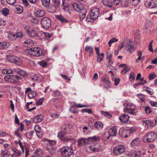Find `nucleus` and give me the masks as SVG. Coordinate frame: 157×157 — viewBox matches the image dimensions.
Masks as SVG:
<instances>
[{
    "label": "nucleus",
    "mask_w": 157,
    "mask_h": 157,
    "mask_svg": "<svg viewBox=\"0 0 157 157\" xmlns=\"http://www.w3.org/2000/svg\"><path fill=\"white\" fill-rule=\"evenodd\" d=\"M60 153L63 157H68L73 153L72 147L63 146L61 148Z\"/></svg>",
    "instance_id": "1"
},
{
    "label": "nucleus",
    "mask_w": 157,
    "mask_h": 157,
    "mask_svg": "<svg viewBox=\"0 0 157 157\" xmlns=\"http://www.w3.org/2000/svg\"><path fill=\"white\" fill-rule=\"evenodd\" d=\"M156 137V133L154 132H151L144 135L142 138V140L145 143H149L155 140Z\"/></svg>",
    "instance_id": "2"
},
{
    "label": "nucleus",
    "mask_w": 157,
    "mask_h": 157,
    "mask_svg": "<svg viewBox=\"0 0 157 157\" xmlns=\"http://www.w3.org/2000/svg\"><path fill=\"white\" fill-rule=\"evenodd\" d=\"M74 136V134L73 133H71L67 136L66 138L63 141V144L67 145L66 146L72 147V145L73 144H75L76 141L73 138Z\"/></svg>",
    "instance_id": "3"
},
{
    "label": "nucleus",
    "mask_w": 157,
    "mask_h": 157,
    "mask_svg": "<svg viewBox=\"0 0 157 157\" xmlns=\"http://www.w3.org/2000/svg\"><path fill=\"white\" fill-rule=\"evenodd\" d=\"M26 52L27 53L33 55V56L38 57L42 54V51L39 47H33L27 49Z\"/></svg>",
    "instance_id": "4"
},
{
    "label": "nucleus",
    "mask_w": 157,
    "mask_h": 157,
    "mask_svg": "<svg viewBox=\"0 0 157 157\" xmlns=\"http://www.w3.org/2000/svg\"><path fill=\"white\" fill-rule=\"evenodd\" d=\"M20 77L14 75H7L4 77L5 80L9 83H14L19 81Z\"/></svg>",
    "instance_id": "5"
},
{
    "label": "nucleus",
    "mask_w": 157,
    "mask_h": 157,
    "mask_svg": "<svg viewBox=\"0 0 157 157\" xmlns=\"http://www.w3.org/2000/svg\"><path fill=\"white\" fill-rule=\"evenodd\" d=\"M6 59L10 62L14 63L18 66L22 64L21 60L18 57L9 55L6 57Z\"/></svg>",
    "instance_id": "6"
},
{
    "label": "nucleus",
    "mask_w": 157,
    "mask_h": 157,
    "mask_svg": "<svg viewBox=\"0 0 157 157\" xmlns=\"http://www.w3.org/2000/svg\"><path fill=\"white\" fill-rule=\"evenodd\" d=\"M125 148L122 145H118L113 149V152L116 155H119L125 152Z\"/></svg>",
    "instance_id": "7"
},
{
    "label": "nucleus",
    "mask_w": 157,
    "mask_h": 157,
    "mask_svg": "<svg viewBox=\"0 0 157 157\" xmlns=\"http://www.w3.org/2000/svg\"><path fill=\"white\" fill-rule=\"evenodd\" d=\"M40 23L43 27L45 29L49 28L51 25V21L48 17H43L41 20Z\"/></svg>",
    "instance_id": "8"
},
{
    "label": "nucleus",
    "mask_w": 157,
    "mask_h": 157,
    "mask_svg": "<svg viewBox=\"0 0 157 157\" xmlns=\"http://www.w3.org/2000/svg\"><path fill=\"white\" fill-rule=\"evenodd\" d=\"M71 5L74 10L77 12H80L83 10H86L83 5L80 3H78L77 2H72Z\"/></svg>",
    "instance_id": "9"
},
{
    "label": "nucleus",
    "mask_w": 157,
    "mask_h": 157,
    "mask_svg": "<svg viewBox=\"0 0 157 157\" xmlns=\"http://www.w3.org/2000/svg\"><path fill=\"white\" fill-rule=\"evenodd\" d=\"M145 6L149 8H154L157 7V0L146 1L144 3Z\"/></svg>",
    "instance_id": "10"
},
{
    "label": "nucleus",
    "mask_w": 157,
    "mask_h": 157,
    "mask_svg": "<svg viewBox=\"0 0 157 157\" xmlns=\"http://www.w3.org/2000/svg\"><path fill=\"white\" fill-rule=\"evenodd\" d=\"M88 144L86 147V151L88 153H92L94 152L98 151L99 149L98 148L95 147L94 145H90Z\"/></svg>",
    "instance_id": "11"
},
{
    "label": "nucleus",
    "mask_w": 157,
    "mask_h": 157,
    "mask_svg": "<svg viewBox=\"0 0 157 157\" xmlns=\"http://www.w3.org/2000/svg\"><path fill=\"white\" fill-rule=\"evenodd\" d=\"M99 9L97 8H94L91 10L90 15L93 18V19H96L98 17L99 14Z\"/></svg>",
    "instance_id": "12"
},
{
    "label": "nucleus",
    "mask_w": 157,
    "mask_h": 157,
    "mask_svg": "<svg viewBox=\"0 0 157 157\" xmlns=\"http://www.w3.org/2000/svg\"><path fill=\"white\" fill-rule=\"evenodd\" d=\"M26 32L28 35L31 37H36L38 36L36 31L34 29L29 28L26 30Z\"/></svg>",
    "instance_id": "13"
},
{
    "label": "nucleus",
    "mask_w": 157,
    "mask_h": 157,
    "mask_svg": "<svg viewBox=\"0 0 157 157\" xmlns=\"http://www.w3.org/2000/svg\"><path fill=\"white\" fill-rule=\"evenodd\" d=\"M88 141V138H81L77 140L78 145L80 146L87 145L89 144Z\"/></svg>",
    "instance_id": "14"
},
{
    "label": "nucleus",
    "mask_w": 157,
    "mask_h": 157,
    "mask_svg": "<svg viewBox=\"0 0 157 157\" xmlns=\"http://www.w3.org/2000/svg\"><path fill=\"white\" fill-rule=\"evenodd\" d=\"M66 134H71L70 133L67 132V130H64L59 132L58 135V136L60 140L63 141L66 138V136H65Z\"/></svg>",
    "instance_id": "15"
},
{
    "label": "nucleus",
    "mask_w": 157,
    "mask_h": 157,
    "mask_svg": "<svg viewBox=\"0 0 157 157\" xmlns=\"http://www.w3.org/2000/svg\"><path fill=\"white\" fill-rule=\"evenodd\" d=\"M125 49L132 53L135 50L136 48H135L134 45L132 44L127 43L125 47Z\"/></svg>",
    "instance_id": "16"
},
{
    "label": "nucleus",
    "mask_w": 157,
    "mask_h": 157,
    "mask_svg": "<svg viewBox=\"0 0 157 157\" xmlns=\"http://www.w3.org/2000/svg\"><path fill=\"white\" fill-rule=\"evenodd\" d=\"M101 84L104 88H107L108 86V75L107 74H105L101 79Z\"/></svg>",
    "instance_id": "17"
},
{
    "label": "nucleus",
    "mask_w": 157,
    "mask_h": 157,
    "mask_svg": "<svg viewBox=\"0 0 157 157\" xmlns=\"http://www.w3.org/2000/svg\"><path fill=\"white\" fill-rule=\"evenodd\" d=\"M143 122L146 123L147 126L153 127L156 124V120H146L145 121H144Z\"/></svg>",
    "instance_id": "18"
},
{
    "label": "nucleus",
    "mask_w": 157,
    "mask_h": 157,
    "mask_svg": "<svg viewBox=\"0 0 157 157\" xmlns=\"http://www.w3.org/2000/svg\"><path fill=\"white\" fill-rule=\"evenodd\" d=\"M45 12L41 9L38 10L35 13V16L38 17H43L45 15Z\"/></svg>",
    "instance_id": "19"
},
{
    "label": "nucleus",
    "mask_w": 157,
    "mask_h": 157,
    "mask_svg": "<svg viewBox=\"0 0 157 157\" xmlns=\"http://www.w3.org/2000/svg\"><path fill=\"white\" fill-rule=\"evenodd\" d=\"M129 118V116L126 114H122L119 117V119L122 122H127Z\"/></svg>",
    "instance_id": "20"
},
{
    "label": "nucleus",
    "mask_w": 157,
    "mask_h": 157,
    "mask_svg": "<svg viewBox=\"0 0 157 157\" xmlns=\"http://www.w3.org/2000/svg\"><path fill=\"white\" fill-rule=\"evenodd\" d=\"M117 133V130L115 127H112L109 130V134L110 136H115Z\"/></svg>",
    "instance_id": "21"
},
{
    "label": "nucleus",
    "mask_w": 157,
    "mask_h": 157,
    "mask_svg": "<svg viewBox=\"0 0 157 157\" xmlns=\"http://www.w3.org/2000/svg\"><path fill=\"white\" fill-rule=\"evenodd\" d=\"M46 149L51 155H55L56 153V148L54 147L47 146Z\"/></svg>",
    "instance_id": "22"
},
{
    "label": "nucleus",
    "mask_w": 157,
    "mask_h": 157,
    "mask_svg": "<svg viewBox=\"0 0 157 157\" xmlns=\"http://www.w3.org/2000/svg\"><path fill=\"white\" fill-rule=\"evenodd\" d=\"M10 46L9 42L4 41L0 42V49L6 48Z\"/></svg>",
    "instance_id": "23"
},
{
    "label": "nucleus",
    "mask_w": 157,
    "mask_h": 157,
    "mask_svg": "<svg viewBox=\"0 0 157 157\" xmlns=\"http://www.w3.org/2000/svg\"><path fill=\"white\" fill-rule=\"evenodd\" d=\"M94 126L97 130H99L102 128L103 124L102 122L100 121H96L94 123Z\"/></svg>",
    "instance_id": "24"
},
{
    "label": "nucleus",
    "mask_w": 157,
    "mask_h": 157,
    "mask_svg": "<svg viewBox=\"0 0 157 157\" xmlns=\"http://www.w3.org/2000/svg\"><path fill=\"white\" fill-rule=\"evenodd\" d=\"M62 7V9L65 11L70 13V12L69 11V8L68 7V4L65 1H63Z\"/></svg>",
    "instance_id": "25"
},
{
    "label": "nucleus",
    "mask_w": 157,
    "mask_h": 157,
    "mask_svg": "<svg viewBox=\"0 0 157 157\" xmlns=\"http://www.w3.org/2000/svg\"><path fill=\"white\" fill-rule=\"evenodd\" d=\"M43 119V116L42 114H39L36 116L34 118L33 121L36 123L40 122Z\"/></svg>",
    "instance_id": "26"
},
{
    "label": "nucleus",
    "mask_w": 157,
    "mask_h": 157,
    "mask_svg": "<svg viewBox=\"0 0 157 157\" xmlns=\"http://www.w3.org/2000/svg\"><path fill=\"white\" fill-rule=\"evenodd\" d=\"M56 17L57 19L60 21L62 23H67L68 22V20L64 18L61 15H56Z\"/></svg>",
    "instance_id": "27"
},
{
    "label": "nucleus",
    "mask_w": 157,
    "mask_h": 157,
    "mask_svg": "<svg viewBox=\"0 0 157 157\" xmlns=\"http://www.w3.org/2000/svg\"><path fill=\"white\" fill-rule=\"evenodd\" d=\"M80 13L79 17H80V20L81 21H82L85 18L86 14L87 13L86 10H83V11L81 12Z\"/></svg>",
    "instance_id": "28"
},
{
    "label": "nucleus",
    "mask_w": 157,
    "mask_h": 157,
    "mask_svg": "<svg viewBox=\"0 0 157 157\" xmlns=\"http://www.w3.org/2000/svg\"><path fill=\"white\" fill-rule=\"evenodd\" d=\"M42 155V152L40 149L37 148L34 152V155L31 157H41Z\"/></svg>",
    "instance_id": "29"
},
{
    "label": "nucleus",
    "mask_w": 157,
    "mask_h": 157,
    "mask_svg": "<svg viewBox=\"0 0 157 157\" xmlns=\"http://www.w3.org/2000/svg\"><path fill=\"white\" fill-rule=\"evenodd\" d=\"M100 138L99 136H94L88 138V141L95 142L100 141Z\"/></svg>",
    "instance_id": "30"
},
{
    "label": "nucleus",
    "mask_w": 157,
    "mask_h": 157,
    "mask_svg": "<svg viewBox=\"0 0 157 157\" xmlns=\"http://www.w3.org/2000/svg\"><path fill=\"white\" fill-rule=\"evenodd\" d=\"M121 3L122 7H127L130 5L129 0H122Z\"/></svg>",
    "instance_id": "31"
},
{
    "label": "nucleus",
    "mask_w": 157,
    "mask_h": 157,
    "mask_svg": "<svg viewBox=\"0 0 157 157\" xmlns=\"http://www.w3.org/2000/svg\"><path fill=\"white\" fill-rule=\"evenodd\" d=\"M25 46L27 47H30L32 46L33 44V41L31 39L25 41L24 42Z\"/></svg>",
    "instance_id": "32"
},
{
    "label": "nucleus",
    "mask_w": 157,
    "mask_h": 157,
    "mask_svg": "<svg viewBox=\"0 0 157 157\" xmlns=\"http://www.w3.org/2000/svg\"><path fill=\"white\" fill-rule=\"evenodd\" d=\"M57 6L54 5H50L48 9L49 12L51 13H53L55 12L56 10V7Z\"/></svg>",
    "instance_id": "33"
},
{
    "label": "nucleus",
    "mask_w": 157,
    "mask_h": 157,
    "mask_svg": "<svg viewBox=\"0 0 157 157\" xmlns=\"http://www.w3.org/2000/svg\"><path fill=\"white\" fill-rule=\"evenodd\" d=\"M2 74H10L13 73L12 70L8 69H2Z\"/></svg>",
    "instance_id": "34"
},
{
    "label": "nucleus",
    "mask_w": 157,
    "mask_h": 157,
    "mask_svg": "<svg viewBox=\"0 0 157 157\" xmlns=\"http://www.w3.org/2000/svg\"><path fill=\"white\" fill-rule=\"evenodd\" d=\"M124 112H126L128 113H129L131 114L135 115L136 113L133 112L132 110L129 108H125L124 109Z\"/></svg>",
    "instance_id": "35"
},
{
    "label": "nucleus",
    "mask_w": 157,
    "mask_h": 157,
    "mask_svg": "<svg viewBox=\"0 0 157 157\" xmlns=\"http://www.w3.org/2000/svg\"><path fill=\"white\" fill-rule=\"evenodd\" d=\"M50 0H41L43 5L45 7L48 6Z\"/></svg>",
    "instance_id": "36"
},
{
    "label": "nucleus",
    "mask_w": 157,
    "mask_h": 157,
    "mask_svg": "<svg viewBox=\"0 0 157 157\" xmlns=\"http://www.w3.org/2000/svg\"><path fill=\"white\" fill-rule=\"evenodd\" d=\"M102 139L103 140L105 141V144L106 143V141L107 142V140L108 139V132H105L102 135Z\"/></svg>",
    "instance_id": "37"
},
{
    "label": "nucleus",
    "mask_w": 157,
    "mask_h": 157,
    "mask_svg": "<svg viewBox=\"0 0 157 157\" xmlns=\"http://www.w3.org/2000/svg\"><path fill=\"white\" fill-rule=\"evenodd\" d=\"M88 49H90L89 54V56L90 57L92 56L93 52V48L92 47H90L88 46H86L85 48V50H87Z\"/></svg>",
    "instance_id": "38"
},
{
    "label": "nucleus",
    "mask_w": 157,
    "mask_h": 157,
    "mask_svg": "<svg viewBox=\"0 0 157 157\" xmlns=\"http://www.w3.org/2000/svg\"><path fill=\"white\" fill-rule=\"evenodd\" d=\"M45 141H47L48 143V147L49 146H52V145H54L56 143V141L55 140H48L47 139H45Z\"/></svg>",
    "instance_id": "39"
},
{
    "label": "nucleus",
    "mask_w": 157,
    "mask_h": 157,
    "mask_svg": "<svg viewBox=\"0 0 157 157\" xmlns=\"http://www.w3.org/2000/svg\"><path fill=\"white\" fill-rule=\"evenodd\" d=\"M8 38L11 40H14L16 38L15 35L12 33L9 34Z\"/></svg>",
    "instance_id": "40"
},
{
    "label": "nucleus",
    "mask_w": 157,
    "mask_h": 157,
    "mask_svg": "<svg viewBox=\"0 0 157 157\" xmlns=\"http://www.w3.org/2000/svg\"><path fill=\"white\" fill-rule=\"evenodd\" d=\"M9 10L7 8H5L2 10V13L4 16H6L9 14Z\"/></svg>",
    "instance_id": "41"
},
{
    "label": "nucleus",
    "mask_w": 157,
    "mask_h": 157,
    "mask_svg": "<svg viewBox=\"0 0 157 157\" xmlns=\"http://www.w3.org/2000/svg\"><path fill=\"white\" fill-rule=\"evenodd\" d=\"M41 36H43L44 38H50L51 36L52 35L46 32H43L42 33Z\"/></svg>",
    "instance_id": "42"
},
{
    "label": "nucleus",
    "mask_w": 157,
    "mask_h": 157,
    "mask_svg": "<svg viewBox=\"0 0 157 157\" xmlns=\"http://www.w3.org/2000/svg\"><path fill=\"white\" fill-rule=\"evenodd\" d=\"M95 20V19H93V17L90 15L89 16H87L86 19V21L88 22H90L91 23H93L94 20Z\"/></svg>",
    "instance_id": "43"
},
{
    "label": "nucleus",
    "mask_w": 157,
    "mask_h": 157,
    "mask_svg": "<svg viewBox=\"0 0 157 157\" xmlns=\"http://www.w3.org/2000/svg\"><path fill=\"white\" fill-rule=\"evenodd\" d=\"M104 56V54L101 53V54H99L97 55V61L100 62L103 58V56Z\"/></svg>",
    "instance_id": "44"
},
{
    "label": "nucleus",
    "mask_w": 157,
    "mask_h": 157,
    "mask_svg": "<svg viewBox=\"0 0 157 157\" xmlns=\"http://www.w3.org/2000/svg\"><path fill=\"white\" fill-rule=\"evenodd\" d=\"M36 92L32 91L29 93L28 96L30 98H32L36 96Z\"/></svg>",
    "instance_id": "45"
},
{
    "label": "nucleus",
    "mask_w": 157,
    "mask_h": 157,
    "mask_svg": "<svg viewBox=\"0 0 157 157\" xmlns=\"http://www.w3.org/2000/svg\"><path fill=\"white\" fill-rule=\"evenodd\" d=\"M139 138H136L133 140L131 143V145L132 146H134L137 145L138 143Z\"/></svg>",
    "instance_id": "46"
},
{
    "label": "nucleus",
    "mask_w": 157,
    "mask_h": 157,
    "mask_svg": "<svg viewBox=\"0 0 157 157\" xmlns=\"http://www.w3.org/2000/svg\"><path fill=\"white\" fill-rule=\"evenodd\" d=\"M16 9L17 11V13L21 14L23 11L22 7L20 6H17L16 7Z\"/></svg>",
    "instance_id": "47"
},
{
    "label": "nucleus",
    "mask_w": 157,
    "mask_h": 157,
    "mask_svg": "<svg viewBox=\"0 0 157 157\" xmlns=\"http://www.w3.org/2000/svg\"><path fill=\"white\" fill-rule=\"evenodd\" d=\"M15 36L16 38H19L21 39L23 36V34L22 32H19L16 33Z\"/></svg>",
    "instance_id": "48"
},
{
    "label": "nucleus",
    "mask_w": 157,
    "mask_h": 157,
    "mask_svg": "<svg viewBox=\"0 0 157 157\" xmlns=\"http://www.w3.org/2000/svg\"><path fill=\"white\" fill-rule=\"evenodd\" d=\"M118 41V40L116 39L115 38H113L110 39L109 41V47L111 46V44L115 42Z\"/></svg>",
    "instance_id": "49"
},
{
    "label": "nucleus",
    "mask_w": 157,
    "mask_h": 157,
    "mask_svg": "<svg viewBox=\"0 0 157 157\" xmlns=\"http://www.w3.org/2000/svg\"><path fill=\"white\" fill-rule=\"evenodd\" d=\"M145 111L146 113L147 114H150L152 112V110L150 107L148 106L145 107Z\"/></svg>",
    "instance_id": "50"
},
{
    "label": "nucleus",
    "mask_w": 157,
    "mask_h": 157,
    "mask_svg": "<svg viewBox=\"0 0 157 157\" xmlns=\"http://www.w3.org/2000/svg\"><path fill=\"white\" fill-rule=\"evenodd\" d=\"M11 150L17 154L18 156H20L21 155V153L20 151H18L17 149L14 148H11Z\"/></svg>",
    "instance_id": "51"
},
{
    "label": "nucleus",
    "mask_w": 157,
    "mask_h": 157,
    "mask_svg": "<svg viewBox=\"0 0 157 157\" xmlns=\"http://www.w3.org/2000/svg\"><path fill=\"white\" fill-rule=\"evenodd\" d=\"M81 111L82 113H87L89 114H91L92 113V111L91 109H82L81 110Z\"/></svg>",
    "instance_id": "52"
},
{
    "label": "nucleus",
    "mask_w": 157,
    "mask_h": 157,
    "mask_svg": "<svg viewBox=\"0 0 157 157\" xmlns=\"http://www.w3.org/2000/svg\"><path fill=\"white\" fill-rule=\"evenodd\" d=\"M129 78L130 79H131L132 78V79L131 80L132 82H133L135 80V75L133 72H131L129 74Z\"/></svg>",
    "instance_id": "53"
},
{
    "label": "nucleus",
    "mask_w": 157,
    "mask_h": 157,
    "mask_svg": "<svg viewBox=\"0 0 157 157\" xmlns=\"http://www.w3.org/2000/svg\"><path fill=\"white\" fill-rule=\"evenodd\" d=\"M70 111L73 113H76L78 112V111L73 106H72L71 108L69 109Z\"/></svg>",
    "instance_id": "54"
},
{
    "label": "nucleus",
    "mask_w": 157,
    "mask_h": 157,
    "mask_svg": "<svg viewBox=\"0 0 157 157\" xmlns=\"http://www.w3.org/2000/svg\"><path fill=\"white\" fill-rule=\"evenodd\" d=\"M131 3L133 6L137 5L140 2V0H130Z\"/></svg>",
    "instance_id": "55"
},
{
    "label": "nucleus",
    "mask_w": 157,
    "mask_h": 157,
    "mask_svg": "<svg viewBox=\"0 0 157 157\" xmlns=\"http://www.w3.org/2000/svg\"><path fill=\"white\" fill-rule=\"evenodd\" d=\"M130 71V69L128 68L127 67L125 66V68L123 69L121 71V74L122 75L124 74L125 73L128 72Z\"/></svg>",
    "instance_id": "56"
},
{
    "label": "nucleus",
    "mask_w": 157,
    "mask_h": 157,
    "mask_svg": "<svg viewBox=\"0 0 157 157\" xmlns=\"http://www.w3.org/2000/svg\"><path fill=\"white\" fill-rule=\"evenodd\" d=\"M112 78V80L114 81V84L116 85H118L120 82V79L119 78H114V77H113Z\"/></svg>",
    "instance_id": "57"
},
{
    "label": "nucleus",
    "mask_w": 157,
    "mask_h": 157,
    "mask_svg": "<svg viewBox=\"0 0 157 157\" xmlns=\"http://www.w3.org/2000/svg\"><path fill=\"white\" fill-rule=\"evenodd\" d=\"M34 129L36 133L40 132L42 130L41 128L39 125H36L34 127Z\"/></svg>",
    "instance_id": "58"
},
{
    "label": "nucleus",
    "mask_w": 157,
    "mask_h": 157,
    "mask_svg": "<svg viewBox=\"0 0 157 157\" xmlns=\"http://www.w3.org/2000/svg\"><path fill=\"white\" fill-rule=\"evenodd\" d=\"M75 106L77 107L78 108H82V107H87L88 105H82L81 104H77L76 103H74Z\"/></svg>",
    "instance_id": "59"
},
{
    "label": "nucleus",
    "mask_w": 157,
    "mask_h": 157,
    "mask_svg": "<svg viewBox=\"0 0 157 157\" xmlns=\"http://www.w3.org/2000/svg\"><path fill=\"white\" fill-rule=\"evenodd\" d=\"M1 155L2 157H9V154L4 150L2 151Z\"/></svg>",
    "instance_id": "60"
},
{
    "label": "nucleus",
    "mask_w": 157,
    "mask_h": 157,
    "mask_svg": "<svg viewBox=\"0 0 157 157\" xmlns=\"http://www.w3.org/2000/svg\"><path fill=\"white\" fill-rule=\"evenodd\" d=\"M127 106L128 107H130V109L133 111L134 110L136 109L135 105L132 104H127Z\"/></svg>",
    "instance_id": "61"
},
{
    "label": "nucleus",
    "mask_w": 157,
    "mask_h": 157,
    "mask_svg": "<svg viewBox=\"0 0 157 157\" xmlns=\"http://www.w3.org/2000/svg\"><path fill=\"white\" fill-rule=\"evenodd\" d=\"M145 90L150 94L152 95L154 93V92L152 91V90L149 88H146Z\"/></svg>",
    "instance_id": "62"
},
{
    "label": "nucleus",
    "mask_w": 157,
    "mask_h": 157,
    "mask_svg": "<svg viewBox=\"0 0 157 157\" xmlns=\"http://www.w3.org/2000/svg\"><path fill=\"white\" fill-rule=\"evenodd\" d=\"M39 64L43 67H45L47 65L46 62L44 61H42L39 62Z\"/></svg>",
    "instance_id": "63"
},
{
    "label": "nucleus",
    "mask_w": 157,
    "mask_h": 157,
    "mask_svg": "<svg viewBox=\"0 0 157 157\" xmlns=\"http://www.w3.org/2000/svg\"><path fill=\"white\" fill-rule=\"evenodd\" d=\"M7 3L10 5H13L16 2V0H6Z\"/></svg>",
    "instance_id": "64"
}]
</instances>
